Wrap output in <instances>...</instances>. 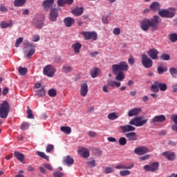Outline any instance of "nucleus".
<instances>
[{
    "mask_svg": "<svg viewBox=\"0 0 177 177\" xmlns=\"http://www.w3.org/2000/svg\"><path fill=\"white\" fill-rule=\"evenodd\" d=\"M63 162L68 165V167H71V165L74 164V158H71L70 156H66L64 158Z\"/></svg>",
    "mask_w": 177,
    "mask_h": 177,
    "instance_id": "23",
    "label": "nucleus"
},
{
    "mask_svg": "<svg viewBox=\"0 0 177 177\" xmlns=\"http://www.w3.org/2000/svg\"><path fill=\"white\" fill-rule=\"evenodd\" d=\"M26 2V0H15L14 6L16 8H20L23 6Z\"/></svg>",
    "mask_w": 177,
    "mask_h": 177,
    "instance_id": "30",
    "label": "nucleus"
},
{
    "mask_svg": "<svg viewBox=\"0 0 177 177\" xmlns=\"http://www.w3.org/2000/svg\"><path fill=\"white\" fill-rule=\"evenodd\" d=\"M64 174L62 172H60V171H55L53 174V176L54 177H63L64 176Z\"/></svg>",
    "mask_w": 177,
    "mask_h": 177,
    "instance_id": "54",
    "label": "nucleus"
},
{
    "mask_svg": "<svg viewBox=\"0 0 177 177\" xmlns=\"http://www.w3.org/2000/svg\"><path fill=\"white\" fill-rule=\"evenodd\" d=\"M84 39L88 41V39H92L93 41H96L97 39V33L95 31L93 32H82Z\"/></svg>",
    "mask_w": 177,
    "mask_h": 177,
    "instance_id": "8",
    "label": "nucleus"
},
{
    "mask_svg": "<svg viewBox=\"0 0 177 177\" xmlns=\"http://www.w3.org/2000/svg\"><path fill=\"white\" fill-rule=\"evenodd\" d=\"M148 121L149 120L145 119L143 117L137 116L129 121V124L120 126V129H121L123 133L133 132V131L136 129L135 127H143V125L147 124ZM132 125H134V127Z\"/></svg>",
    "mask_w": 177,
    "mask_h": 177,
    "instance_id": "1",
    "label": "nucleus"
},
{
    "mask_svg": "<svg viewBox=\"0 0 177 177\" xmlns=\"http://www.w3.org/2000/svg\"><path fill=\"white\" fill-rule=\"evenodd\" d=\"M118 143L120 146H125L127 145V138L125 137H121L119 138Z\"/></svg>",
    "mask_w": 177,
    "mask_h": 177,
    "instance_id": "46",
    "label": "nucleus"
},
{
    "mask_svg": "<svg viewBox=\"0 0 177 177\" xmlns=\"http://www.w3.org/2000/svg\"><path fill=\"white\" fill-rule=\"evenodd\" d=\"M162 60H169L171 59V57L168 54H162L160 57Z\"/></svg>",
    "mask_w": 177,
    "mask_h": 177,
    "instance_id": "56",
    "label": "nucleus"
},
{
    "mask_svg": "<svg viewBox=\"0 0 177 177\" xmlns=\"http://www.w3.org/2000/svg\"><path fill=\"white\" fill-rule=\"evenodd\" d=\"M169 73L172 77H175L177 75V69L176 68L171 67L169 69Z\"/></svg>",
    "mask_w": 177,
    "mask_h": 177,
    "instance_id": "48",
    "label": "nucleus"
},
{
    "mask_svg": "<svg viewBox=\"0 0 177 177\" xmlns=\"http://www.w3.org/2000/svg\"><path fill=\"white\" fill-rule=\"evenodd\" d=\"M60 130L64 133H66V135H70L71 133V127H61Z\"/></svg>",
    "mask_w": 177,
    "mask_h": 177,
    "instance_id": "34",
    "label": "nucleus"
},
{
    "mask_svg": "<svg viewBox=\"0 0 177 177\" xmlns=\"http://www.w3.org/2000/svg\"><path fill=\"white\" fill-rule=\"evenodd\" d=\"M140 113H142V109L133 108L128 111L127 115L128 117H136L137 115H139Z\"/></svg>",
    "mask_w": 177,
    "mask_h": 177,
    "instance_id": "12",
    "label": "nucleus"
},
{
    "mask_svg": "<svg viewBox=\"0 0 177 177\" xmlns=\"http://www.w3.org/2000/svg\"><path fill=\"white\" fill-rule=\"evenodd\" d=\"M113 32L114 35H120V34H121V28H113Z\"/></svg>",
    "mask_w": 177,
    "mask_h": 177,
    "instance_id": "51",
    "label": "nucleus"
},
{
    "mask_svg": "<svg viewBox=\"0 0 177 177\" xmlns=\"http://www.w3.org/2000/svg\"><path fill=\"white\" fill-rule=\"evenodd\" d=\"M55 3V0H44L42 3L44 10L46 11L50 10Z\"/></svg>",
    "mask_w": 177,
    "mask_h": 177,
    "instance_id": "10",
    "label": "nucleus"
},
{
    "mask_svg": "<svg viewBox=\"0 0 177 177\" xmlns=\"http://www.w3.org/2000/svg\"><path fill=\"white\" fill-rule=\"evenodd\" d=\"M33 23H34L35 27H37V28H41V27H44V21L43 20L37 21L36 19H35L33 21Z\"/></svg>",
    "mask_w": 177,
    "mask_h": 177,
    "instance_id": "39",
    "label": "nucleus"
},
{
    "mask_svg": "<svg viewBox=\"0 0 177 177\" xmlns=\"http://www.w3.org/2000/svg\"><path fill=\"white\" fill-rule=\"evenodd\" d=\"M128 62L131 65L135 64V59H133V57H132L131 55H130Z\"/></svg>",
    "mask_w": 177,
    "mask_h": 177,
    "instance_id": "63",
    "label": "nucleus"
},
{
    "mask_svg": "<svg viewBox=\"0 0 177 177\" xmlns=\"http://www.w3.org/2000/svg\"><path fill=\"white\" fill-rule=\"evenodd\" d=\"M36 154L41 157V158H44L46 161H49V157L45 153V152L37 151H36Z\"/></svg>",
    "mask_w": 177,
    "mask_h": 177,
    "instance_id": "31",
    "label": "nucleus"
},
{
    "mask_svg": "<svg viewBox=\"0 0 177 177\" xmlns=\"http://www.w3.org/2000/svg\"><path fill=\"white\" fill-rule=\"evenodd\" d=\"M36 96H39L40 97H43L46 95L45 92V88L41 87L40 89L37 90L35 93Z\"/></svg>",
    "mask_w": 177,
    "mask_h": 177,
    "instance_id": "32",
    "label": "nucleus"
},
{
    "mask_svg": "<svg viewBox=\"0 0 177 177\" xmlns=\"http://www.w3.org/2000/svg\"><path fill=\"white\" fill-rule=\"evenodd\" d=\"M28 128H30L29 122H25L21 124V129H22L23 131H26V129H28Z\"/></svg>",
    "mask_w": 177,
    "mask_h": 177,
    "instance_id": "45",
    "label": "nucleus"
},
{
    "mask_svg": "<svg viewBox=\"0 0 177 177\" xmlns=\"http://www.w3.org/2000/svg\"><path fill=\"white\" fill-rule=\"evenodd\" d=\"M14 156L17 158V160H18V161H20V162H21L22 164H26V162H24V158H25L24 154L19 151H15L14 153Z\"/></svg>",
    "mask_w": 177,
    "mask_h": 177,
    "instance_id": "22",
    "label": "nucleus"
},
{
    "mask_svg": "<svg viewBox=\"0 0 177 177\" xmlns=\"http://www.w3.org/2000/svg\"><path fill=\"white\" fill-rule=\"evenodd\" d=\"M9 111H10V106L7 101H3L0 104V118H8Z\"/></svg>",
    "mask_w": 177,
    "mask_h": 177,
    "instance_id": "5",
    "label": "nucleus"
},
{
    "mask_svg": "<svg viewBox=\"0 0 177 177\" xmlns=\"http://www.w3.org/2000/svg\"><path fill=\"white\" fill-rule=\"evenodd\" d=\"M80 95L85 97L88 95V84L86 83H83L80 86Z\"/></svg>",
    "mask_w": 177,
    "mask_h": 177,
    "instance_id": "20",
    "label": "nucleus"
},
{
    "mask_svg": "<svg viewBox=\"0 0 177 177\" xmlns=\"http://www.w3.org/2000/svg\"><path fill=\"white\" fill-rule=\"evenodd\" d=\"M109 83H107L106 85H104L103 87H102V91L103 92H105V93H109L110 92V90L109 89Z\"/></svg>",
    "mask_w": 177,
    "mask_h": 177,
    "instance_id": "53",
    "label": "nucleus"
},
{
    "mask_svg": "<svg viewBox=\"0 0 177 177\" xmlns=\"http://www.w3.org/2000/svg\"><path fill=\"white\" fill-rule=\"evenodd\" d=\"M88 165H89V167H93L96 165V162L95 160H91L88 162Z\"/></svg>",
    "mask_w": 177,
    "mask_h": 177,
    "instance_id": "64",
    "label": "nucleus"
},
{
    "mask_svg": "<svg viewBox=\"0 0 177 177\" xmlns=\"http://www.w3.org/2000/svg\"><path fill=\"white\" fill-rule=\"evenodd\" d=\"M23 37H19L17 39V41H15V46L16 48H19V45H20V44H21V42H23Z\"/></svg>",
    "mask_w": 177,
    "mask_h": 177,
    "instance_id": "55",
    "label": "nucleus"
},
{
    "mask_svg": "<svg viewBox=\"0 0 177 177\" xmlns=\"http://www.w3.org/2000/svg\"><path fill=\"white\" fill-rule=\"evenodd\" d=\"M141 62L145 68H151L153 67V61L145 54L142 55Z\"/></svg>",
    "mask_w": 177,
    "mask_h": 177,
    "instance_id": "7",
    "label": "nucleus"
},
{
    "mask_svg": "<svg viewBox=\"0 0 177 177\" xmlns=\"http://www.w3.org/2000/svg\"><path fill=\"white\" fill-rule=\"evenodd\" d=\"M171 120L174 122L175 124H177V114L171 115Z\"/></svg>",
    "mask_w": 177,
    "mask_h": 177,
    "instance_id": "58",
    "label": "nucleus"
},
{
    "mask_svg": "<svg viewBox=\"0 0 177 177\" xmlns=\"http://www.w3.org/2000/svg\"><path fill=\"white\" fill-rule=\"evenodd\" d=\"M13 26V21L10 20L8 22H6V21H2L0 23V27L1 28H9Z\"/></svg>",
    "mask_w": 177,
    "mask_h": 177,
    "instance_id": "24",
    "label": "nucleus"
},
{
    "mask_svg": "<svg viewBox=\"0 0 177 177\" xmlns=\"http://www.w3.org/2000/svg\"><path fill=\"white\" fill-rule=\"evenodd\" d=\"M74 23H75V19H74L71 17H66L64 19V24L66 26V27H71V26H73Z\"/></svg>",
    "mask_w": 177,
    "mask_h": 177,
    "instance_id": "21",
    "label": "nucleus"
},
{
    "mask_svg": "<svg viewBox=\"0 0 177 177\" xmlns=\"http://www.w3.org/2000/svg\"><path fill=\"white\" fill-rule=\"evenodd\" d=\"M170 42H177V33H170L169 35Z\"/></svg>",
    "mask_w": 177,
    "mask_h": 177,
    "instance_id": "36",
    "label": "nucleus"
},
{
    "mask_svg": "<svg viewBox=\"0 0 177 177\" xmlns=\"http://www.w3.org/2000/svg\"><path fill=\"white\" fill-rule=\"evenodd\" d=\"M157 85L159 86V89L162 92H165V91H167V86L165 83H161V82H158Z\"/></svg>",
    "mask_w": 177,
    "mask_h": 177,
    "instance_id": "35",
    "label": "nucleus"
},
{
    "mask_svg": "<svg viewBox=\"0 0 177 177\" xmlns=\"http://www.w3.org/2000/svg\"><path fill=\"white\" fill-rule=\"evenodd\" d=\"M62 70L64 73H71L73 68L70 65H64L62 67Z\"/></svg>",
    "mask_w": 177,
    "mask_h": 177,
    "instance_id": "44",
    "label": "nucleus"
},
{
    "mask_svg": "<svg viewBox=\"0 0 177 177\" xmlns=\"http://www.w3.org/2000/svg\"><path fill=\"white\" fill-rule=\"evenodd\" d=\"M99 73V68H97L91 71V75L92 78H96V77H97V73Z\"/></svg>",
    "mask_w": 177,
    "mask_h": 177,
    "instance_id": "47",
    "label": "nucleus"
},
{
    "mask_svg": "<svg viewBox=\"0 0 177 177\" xmlns=\"http://www.w3.org/2000/svg\"><path fill=\"white\" fill-rule=\"evenodd\" d=\"M56 73V69L52 65H47L43 69V73L44 75H47V77H52L55 75Z\"/></svg>",
    "mask_w": 177,
    "mask_h": 177,
    "instance_id": "6",
    "label": "nucleus"
},
{
    "mask_svg": "<svg viewBox=\"0 0 177 177\" xmlns=\"http://www.w3.org/2000/svg\"><path fill=\"white\" fill-rule=\"evenodd\" d=\"M26 50L24 51V55H25V57H26V59H30V57H31V56H32V55H34V53H35V48H34V47H25Z\"/></svg>",
    "mask_w": 177,
    "mask_h": 177,
    "instance_id": "17",
    "label": "nucleus"
},
{
    "mask_svg": "<svg viewBox=\"0 0 177 177\" xmlns=\"http://www.w3.org/2000/svg\"><path fill=\"white\" fill-rule=\"evenodd\" d=\"M107 140L111 143H117V139L114 137H109L107 138Z\"/></svg>",
    "mask_w": 177,
    "mask_h": 177,
    "instance_id": "60",
    "label": "nucleus"
},
{
    "mask_svg": "<svg viewBox=\"0 0 177 177\" xmlns=\"http://www.w3.org/2000/svg\"><path fill=\"white\" fill-rule=\"evenodd\" d=\"M50 97H55L57 95V91L55 88H51L48 92Z\"/></svg>",
    "mask_w": 177,
    "mask_h": 177,
    "instance_id": "41",
    "label": "nucleus"
},
{
    "mask_svg": "<svg viewBox=\"0 0 177 177\" xmlns=\"http://www.w3.org/2000/svg\"><path fill=\"white\" fill-rule=\"evenodd\" d=\"M120 176H129V175H131V171L124 169V170H122L120 171Z\"/></svg>",
    "mask_w": 177,
    "mask_h": 177,
    "instance_id": "40",
    "label": "nucleus"
},
{
    "mask_svg": "<svg viewBox=\"0 0 177 177\" xmlns=\"http://www.w3.org/2000/svg\"><path fill=\"white\" fill-rule=\"evenodd\" d=\"M162 155L167 158V160H169L170 161H174L175 158H176V155L175 154V152L172 151H165L162 153Z\"/></svg>",
    "mask_w": 177,
    "mask_h": 177,
    "instance_id": "19",
    "label": "nucleus"
},
{
    "mask_svg": "<svg viewBox=\"0 0 177 177\" xmlns=\"http://www.w3.org/2000/svg\"><path fill=\"white\" fill-rule=\"evenodd\" d=\"M148 56L153 60H158V50L156 48L150 49L148 52Z\"/></svg>",
    "mask_w": 177,
    "mask_h": 177,
    "instance_id": "14",
    "label": "nucleus"
},
{
    "mask_svg": "<svg viewBox=\"0 0 177 177\" xmlns=\"http://www.w3.org/2000/svg\"><path fill=\"white\" fill-rule=\"evenodd\" d=\"M167 120V118H165V115H158L155 117H153L151 120V124H156V122H164Z\"/></svg>",
    "mask_w": 177,
    "mask_h": 177,
    "instance_id": "15",
    "label": "nucleus"
},
{
    "mask_svg": "<svg viewBox=\"0 0 177 177\" xmlns=\"http://www.w3.org/2000/svg\"><path fill=\"white\" fill-rule=\"evenodd\" d=\"M107 84L112 88H114V86H116V88H120V86H121V82L113 80H108Z\"/></svg>",
    "mask_w": 177,
    "mask_h": 177,
    "instance_id": "25",
    "label": "nucleus"
},
{
    "mask_svg": "<svg viewBox=\"0 0 177 177\" xmlns=\"http://www.w3.org/2000/svg\"><path fill=\"white\" fill-rule=\"evenodd\" d=\"M27 111L26 113L28 114V118L34 120V115L32 114V110H31V109H30V106L27 107Z\"/></svg>",
    "mask_w": 177,
    "mask_h": 177,
    "instance_id": "43",
    "label": "nucleus"
},
{
    "mask_svg": "<svg viewBox=\"0 0 177 177\" xmlns=\"http://www.w3.org/2000/svg\"><path fill=\"white\" fill-rule=\"evenodd\" d=\"M116 75L115 80L116 81H119L120 82L124 81L125 79V74L124 72H118Z\"/></svg>",
    "mask_w": 177,
    "mask_h": 177,
    "instance_id": "27",
    "label": "nucleus"
},
{
    "mask_svg": "<svg viewBox=\"0 0 177 177\" xmlns=\"http://www.w3.org/2000/svg\"><path fill=\"white\" fill-rule=\"evenodd\" d=\"M57 6H61V7L64 6V5H66V0H57Z\"/></svg>",
    "mask_w": 177,
    "mask_h": 177,
    "instance_id": "52",
    "label": "nucleus"
},
{
    "mask_svg": "<svg viewBox=\"0 0 177 177\" xmlns=\"http://www.w3.org/2000/svg\"><path fill=\"white\" fill-rule=\"evenodd\" d=\"M25 45L26 46V48H35V46H34V45L30 43L28 40L25 41Z\"/></svg>",
    "mask_w": 177,
    "mask_h": 177,
    "instance_id": "61",
    "label": "nucleus"
},
{
    "mask_svg": "<svg viewBox=\"0 0 177 177\" xmlns=\"http://www.w3.org/2000/svg\"><path fill=\"white\" fill-rule=\"evenodd\" d=\"M159 164L157 162H154L151 163V165H147L144 166L145 171H147V172H154L155 171H157L158 169Z\"/></svg>",
    "mask_w": 177,
    "mask_h": 177,
    "instance_id": "9",
    "label": "nucleus"
},
{
    "mask_svg": "<svg viewBox=\"0 0 177 177\" xmlns=\"http://www.w3.org/2000/svg\"><path fill=\"white\" fill-rule=\"evenodd\" d=\"M120 115L117 114L115 112L111 113L108 115L109 120H111V121H114V120H117Z\"/></svg>",
    "mask_w": 177,
    "mask_h": 177,
    "instance_id": "33",
    "label": "nucleus"
},
{
    "mask_svg": "<svg viewBox=\"0 0 177 177\" xmlns=\"http://www.w3.org/2000/svg\"><path fill=\"white\" fill-rule=\"evenodd\" d=\"M71 48L75 55H78L80 53L81 48H82V44L80 42H76L72 44Z\"/></svg>",
    "mask_w": 177,
    "mask_h": 177,
    "instance_id": "18",
    "label": "nucleus"
},
{
    "mask_svg": "<svg viewBox=\"0 0 177 177\" xmlns=\"http://www.w3.org/2000/svg\"><path fill=\"white\" fill-rule=\"evenodd\" d=\"M72 13L75 16H81L84 13V8H76L72 10Z\"/></svg>",
    "mask_w": 177,
    "mask_h": 177,
    "instance_id": "26",
    "label": "nucleus"
},
{
    "mask_svg": "<svg viewBox=\"0 0 177 177\" xmlns=\"http://www.w3.org/2000/svg\"><path fill=\"white\" fill-rule=\"evenodd\" d=\"M53 149H55V146L53 145H48L46 149V153H50Z\"/></svg>",
    "mask_w": 177,
    "mask_h": 177,
    "instance_id": "50",
    "label": "nucleus"
},
{
    "mask_svg": "<svg viewBox=\"0 0 177 177\" xmlns=\"http://www.w3.org/2000/svg\"><path fill=\"white\" fill-rule=\"evenodd\" d=\"M176 12V8H169L168 9H163L159 11V16L161 17H166L167 19H172L175 17V13Z\"/></svg>",
    "mask_w": 177,
    "mask_h": 177,
    "instance_id": "4",
    "label": "nucleus"
},
{
    "mask_svg": "<svg viewBox=\"0 0 177 177\" xmlns=\"http://www.w3.org/2000/svg\"><path fill=\"white\" fill-rule=\"evenodd\" d=\"M124 167H125L124 169H132L135 165L133 163H123Z\"/></svg>",
    "mask_w": 177,
    "mask_h": 177,
    "instance_id": "49",
    "label": "nucleus"
},
{
    "mask_svg": "<svg viewBox=\"0 0 177 177\" xmlns=\"http://www.w3.org/2000/svg\"><path fill=\"white\" fill-rule=\"evenodd\" d=\"M158 84V81L154 82V84L151 87V92H158L160 91Z\"/></svg>",
    "mask_w": 177,
    "mask_h": 177,
    "instance_id": "37",
    "label": "nucleus"
},
{
    "mask_svg": "<svg viewBox=\"0 0 177 177\" xmlns=\"http://www.w3.org/2000/svg\"><path fill=\"white\" fill-rule=\"evenodd\" d=\"M134 153L138 156H143V154L149 153V148L147 147H139L134 149Z\"/></svg>",
    "mask_w": 177,
    "mask_h": 177,
    "instance_id": "11",
    "label": "nucleus"
},
{
    "mask_svg": "<svg viewBox=\"0 0 177 177\" xmlns=\"http://www.w3.org/2000/svg\"><path fill=\"white\" fill-rule=\"evenodd\" d=\"M24 170H19L18 171V174L15 177H24Z\"/></svg>",
    "mask_w": 177,
    "mask_h": 177,
    "instance_id": "62",
    "label": "nucleus"
},
{
    "mask_svg": "<svg viewBox=\"0 0 177 177\" xmlns=\"http://www.w3.org/2000/svg\"><path fill=\"white\" fill-rule=\"evenodd\" d=\"M125 168L127 167L124 166V163H119L115 166L116 169H125Z\"/></svg>",
    "mask_w": 177,
    "mask_h": 177,
    "instance_id": "57",
    "label": "nucleus"
},
{
    "mask_svg": "<svg viewBox=\"0 0 177 177\" xmlns=\"http://www.w3.org/2000/svg\"><path fill=\"white\" fill-rule=\"evenodd\" d=\"M125 137L128 139L129 142H136L138 140V134L133 131L126 133Z\"/></svg>",
    "mask_w": 177,
    "mask_h": 177,
    "instance_id": "16",
    "label": "nucleus"
},
{
    "mask_svg": "<svg viewBox=\"0 0 177 177\" xmlns=\"http://www.w3.org/2000/svg\"><path fill=\"white\" fill-rule=\"evenodd\" d=\"M157 70L158 74H164V73L168 71V68L167 66H158Z\"/></svg>",
    "mask_w": 177,
    "mask_h": 177,
    "instance_id": "38",
    "label": "nucleus"
},
{
    "mask_svg": "<svg viewBox=\"0 0 177 177\" xmlns=\"http://www.w3.org/2000/svg\"><path fill=\"white\" fill-rule=\"evenodd\" d=\"M79 151L82 153V156L84 158H88V157H89V150L88 149L82 147L79 150Z\"/></svg>",
    "mask_w": 177,
    "mask_h": 177,
    "instance_id": "28",
    "label": "nucleus"
},
{
    "mask_svg": "<svg viewBox=\"0 0 177 177\" xmlns=\"http://www.w3.org/2000/svg\"><path fill=\"white\" fill-rule=\"evenodd\" d=\"M151 10H153V12H157V10H160V3L158 2H153L150 6Z\"/></svg>",
    "mask_w": 177,
    "mask_h": 177,
    "instance_id": "29",
    "label": "nucleus"
},
{
    "mask_svg": "<svg viewBox=\"0 0 177 177\" xmlns=\"http://www.w3.org/2000/svg\"><path fill=\"white\" fill-rule=\"evenodd\" d=\"M158 23H160V17L154 16L153 18H145L140 21V28L142 31H149L151 28V31L158 30Z\"/></svg>",
    "mask_w": 177,
    "mask_h": 177,
    "instance_id": "2",
    "label": "nucleus"
},
{
    "mask_svg": "<svg viewBox=\"0 0 177 177\" xmlns=\"http://www.w3.org/2000/svg\"><path fill=\"white\" fill-rule=\"evenodd\" d=\"M18 71L20 75H26L27 74V68H23L19 66L18 68Z\"/></svg>",
    "mask_w": 177,
    "mask_h": 177,
    "instance_id": "42",
    "label": "nucleus"
},
{
    "mask_svg": "<svg viewBox=\"0 0 177 177\" xmlns=\"http://www.w3.org/2000/svg\"><path fill=\"white\" fill-rule=\"evenodd\" d=\"M129 66L128 64L125 62H120L119 64H115L112 65V71L113 74H118V73L122 71H128Z\"/></svg>",
    "mask_w": 177,
    "mask_h": 177,
    "instance_id": "3",
    "label": "nucleus"
},
{
    "mask_svg": "<svg viewBox=\"0 0 177 177\" xmlns=\"http://www.w3.org/2000/svg\"><path fill=\"white\" fill-rule=\"evenodd\" d=\"M104 171L105 174H112V172H114V169L111 167H106Z\"/></svg>",
    "mask_w": 177,
    "mask_h": 177,
    "instance_id": "59",
    "label": "nucleus"
},
{
    "mask_svg": "<svg viewBox=\"0 0 177 177\" xmlns=\"http://www.w3.org/2000/svg\"><path fill=\"white\" fill-rule=\"evenodd\" d=\"M57 17H59V12L57 11V9L51 8L50 11V17H49L50 21H56V20L57 19Z\"/></svg>",
    "mask_w": 177,
    "mask_h": 177,
    "instance_id": "13",
    "label": "nucleus"
}]
</instances>
